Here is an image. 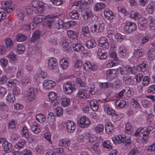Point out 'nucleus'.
I'll list each match as a JSON object with an SVG mask.
<instances>
[{
    "label": "nucleus",
    "mask_w": 155,
    "mask_h": 155,
    "mask_svg": "<svg viewBox=\"0 0 155 155\" xmlns=\"http://www.w3.org/2000/svg\"><path fill=\"white\" fill-rule=\"evenodd\" d=\"M96 43L93 39L88 40L86 42V46L88 48H91L95 47L96 46Z\"/></svg>",
    "instance_id": "obj_31"
},
{
    "label": "nucleus",
    "mask_w": 155,
    "mask_h": 155,
    "mask_svg": "<svg viewBox=\"0 0 155 155\" xmlns=\"http://www.w3.org/2000/svg\"><path fill=\"white\" fill-rule=\"evenodd\" d=\"M55 116L52 112H50L48 116L47 121L49 123L54 121L55 120Z\"/></svg>",
    "instance_id": "obj_43"
},
{
    "label": "nucleus",
    "mask_w": 155,
    "mask_h": 155,
    "mask_svg": "<svg viewBox=\"0 0 155 155\" xmlns=\"http://www.w3.org/2000/svg\"><path fill=\"white\" fill-rule=\"evenodd\" d=\"M105 129L106 133L110 134L113 131L114 127L111 122H107L105 124Z\"/></svg>",
    "instance_id": "obj_17"
},
{
    "label": "nucleus",
    "mask_w": 155,
    "mask_h": 155,
    "mask_svg": "<svg viewBox=\"0 0 155 155\" xmlns=\"http://www.w3.org/2000/svg\"><path fill=\"white\" fill-rule=\"evenodd\" d=\"M17 51L19 54H22L25 50V48L24 46L22 44H19L18 45L17 48Z\"/></svg>",
    "instance_id": "obj_54"
},
{
    "label": "nucleus",
    "mask_w": 155,
    "mask_h": 155,
    "mask_svg": "<svg viewBox=\"0 0 155 155\" xmlns=\"http://www.w3.org/2000/svg\"><path fill=\"white\" fill-rule=\"evenodd\" d=\"M12 1L11 0H7L2 1L1 2V5L3 9L8 7H11V5Z\"/></svg>",
    "instance_id": "obj_27"
},
{
    "label": "nucleus",
    "mask_w": 155,
    "mask_h": 155,
    "mask_svg": "<svg viewBox=\"0 0 155 155\" xmlns=\"http://www.w3.org/2000/svg\"><path fill=\"white\" fill-rule=\"evenodd\" d=\"M25 143V141L24 140L21 139L19 141L18 143L15 144V147L17 149H21L23 148Z\"/></svg>",
    "instance_id": "obj_37"
},
{
    "label": "nucleus",
    "mask_w": 155,
    "mask_h": 155,
    "mask_svg": "<svg viewBox=\"0 0 155 155\" xmlns=\"http://www.w3.org/2000/svg\"><path fill=\"white\" fill-rule=\"evenodd\" d=\"M8 78L6 75H3L0 78V84H3L7 83Z\"/></svg>",
    "instance_id": "obj_57"
},
{
    "label": "nucleus",
    "mask_w": 155,
    "mask_h": 155,
    "mask_svg": "<svg viewBox=\"0 0 155 155\" xmlns=\"http://www.w3.org/2000/svg\"><path fill=\"white\" fill-rule=\"evenodd\" d=\"M70 140L63 139L59 141V145L62 147H68L70 145Z\"/></svg>",
    "instance_id": "obj_36"
},
{
    "label": "nucleus",
    "mask_w": 155,
    "mask_h": 155,
    "mask_svg": "<svg viewBox=\"0 0 155 155\" xmlns=\"http://www.w3.org/2000/svg\"><path fill=\"white\" fill-rule=\"evenodd\" d=\"M31 128L32 131L36 134H38L41 130L40 126L36 124H33Z\"/></svg>",
    "instance_id": "obj_22"
},
{
    "label": "nucleus",
    "mask_w": 155,
    "mask_h": 155,
    "mask_svg": "<svg viewBox=\"0 0 155 155\" xmlns=\"http://www.w3.org/2000/svg\"><path fill=\"white\" fill-rule=\"evenodd\" d=\"M44 16L42 15H38L34 18V23L37 25L41 22L44 19Z\"/></svg>",
    "instance_id": "obj_26"
},
{
    "label": "nucleus",
    "mask_w": 155,
    "mask_h": 155,
    "mask_svg": "<svg viewBox=\"0 0 155 155\" xmlns=\"http://www.w3.org/2000/svg\"><path fill=\"white\" fill-rule=\"evenodd\" d=\"M91 65L89 61H87L84 63L82 68L84 69L87 71L91 70Z\"/></svg>",
    "instance_id": "obj_51"
},
{
    "label": "nucleus",
    "mask_w": 155,
    "mask_h": 155,
    "mask_svg": "<svg viewBox=\"0 0 155 155\" xmlns=\"http://www.w3.org/2000/svg\"><path fill=\"white\" fill-rule=\"evenodd\" d=\"M17 15L18 18L21 20H22L25 14V11L24 10H21L17 12Z\"/></svg>",
    "instance_id": "obj_63"
},
{
    "label": "nucleus",
    "mask_w": 155,
    "mask_h": 155,
    "mask_svg": "<svg viewBox=\"0 0 155 155\" xmlns=\"http://www.w3.org/2000/svg\"><path fill=\"white\" fill-rule=\"evenodd\" d=\"M149 83V78L148 76H145L143 79L142 84L144 86H147Z\"/></svg>",
    "instance_id": "obj_60"
},
{
    "label": "nucleus",
    "mask_w": 155,
    "mask_h": 155,
    "mask_svg": "<svg viewBox=\"0 0 155 155\" xmlns=\"http://www.w3.org/2000/svg\"><path fill=\"white\" fill-rule=\"evenodd\" d=\"M70 101L69 98L64 97L62 99L61 104L63 106L66 107L70 104Z\"/></svg>",
    "instance_id": "obj_48"
},
{
    "label": "nucleus",
    "mask_w": 155,
    "mask_h": 155,
    "mask_svg": "<svg viewBox=\"0 0 155 155\" xmlns=\"http://www.w3.org/2000/svg\"><path fill=\"white\" fill-rule=\"evenodd\" d=\"M147 56L150 60L155 58V52L153 50L149 49L147 52Z\"/></svg>",
    "instance_id": "obj_45"
},
{
    "label": "nucleus",
    "mask_w": 155,
    "mask_h": 155,
    "mask_svg": "<svg viewBox=\"0 0 155 155\" xmlns=\"http://www.w3.org/2000/svg\"><path fill=\"white\" fill-rule=\"evenodd\" d=\"M2 144L5 151L7 153H9L12 150V145L3 138H0V143Z\"/></svg>",
    "instance_id": "obj_5"
},
{
    "label": "nucleus",
    "mask_w": 155,
    "mask_h": 155,
    "mask_svg": "<svg viewBox=\"0 0 155 155\" xmlns=\"http://www.w3.org/2000/svg\"><path fill=\"white\" fill-rule=\"evenodd\" d=\"M145 9L149 14H153L155 9V2L153 1H151L150 3L147 5Z\"/></svg>",
    "instance_id": "obj_12"
},
{
    "label": "nucleus",
    "mask_w": 155,
    "mask_h": 155,
    "mask_svg": "<svg viewBox=\"0 0 155 155\" xmlns=\"http://www.w3.org/2000/svg\"><path fill=\"white\" fill-rule=\"evenodd\" d=\"M122 85V82L119 79L115 81L114 83V87L117 89L119 88Z\"/></svg>",
    "instance_id": "obj_58"
},
{
    "label": "nucleus",
    "mask_w": 155,
    "mask_h": 155,
    "mask_svg": "<svg viewBox=\"0 0 155 155\" xmlns=\"http://www.w3.org/2000/svg\"><path fill=\"white\" fill-rule=\"evenodd\" d=\"M90 106L94 111H96L98 108V104L97 101L95 100H92L90 102Z\"/></svg>",
    "instance_id": "obj_30"
},
{
    "label": "nucleus",
    "mask_w": 155,
    "mask_h": 155,
    "mask_svg": "<svg viewBox=\"0 0 155 155\" xmlns=\"http://www.w3.org/2000/svg\"><path fill=\"white\" fill-rule=\"evenodd\" d=\"M146 67V63L143 62L142 64H140L137 66V69L138 71L143 72L145 70Z\"/></svg>",
    "instance_id": "obj_49"
},
{
    "label": "nucleus",
    "mask_w": 155,
    "mask_h": 155,
    "mask_svg": "<svg viewBox=\"0 0 155 155\" xmlns=\"http://www.w3.org/2000/svg\"><path fill=\"white\" fill-rule=\"evenodd\" d=\"M55 83L51 80H45L44 81L43 85L47 89H51L55 85Z\"/></svg>",
    "instance_id": "obj_16"
},
{
    "label": "nucleus",
    "mask_w": 155,
    "mask_h": 155,
    "mask_svg": "<svg viewBox=\"0 0 155 155\" xmlns=\"http://www.w3.org/2000/svg\"><path fill=\"white\" fill-rule=\"evenodd\" d=\"M115 104L118 107L123 108L126 104V102L124 100H118L115 102Z\"/></svg>",
    "instance_id": "obj_44"
},
{
    "label": "nucleus",
    "mask_w": 155,
    "mask_h": 155,
    "mask_svg": "<svg viewBox=\"0 0 155 155\" xmlns=\"http://www.w3.org/2000/svg\"><path fill=\"white\" fill-rule=\"evenodd\" d=\"M49 100L51 101V105L53 106H55L58 105L60 102V98L58 97L56 93L51 92L48 94Z\"/></svg>",
    "instance_id": "obj_3"
},
{
    "label": "nucleus",
    "mask_w": 155,
    "mask_h": 155,
    "mask_svg": "<svg viewBox=\"0 0 155 155\" xmlns=\"http://www.w3.org/2000/svg\"><path fill=\"white\" fill-rule=\"evenodd\" d=\"M107 53L104 49L100 48L97 52V55L99 58L103 59H105L107 57Z\"/></svg>",
    "instance_id": "obj_14"
},
{
    "label": "nucleus",
    "mask_w": 155,
    "mask_h": 155,
    "mask_svg": "<svg viewBox=\"0 0 155 155\" xmlns=\"http://www.w3.org/2000/svg\"><path fill=\"white\" fill-rule=\"evenodd\" d=\"M64 0H51L52 3L56 6H58L63 4Z\"/></svg>",
    "instance_id": "obj_62"
},
{
    "label": "nucleus",
    "mask_w": 155,
    "mask_h": 155,
    "mask_svg": "<svg viewBox=\"0 0 155 155\" xmlns=\"http://www.w3.org/2000/svg\"><path fill=\"white\" fill-rule=\"evenodd\" d=\"M22 136L27 139L30 137L29 135L28 130L26 127L24 126L22 127Z\"/></svg>",
    "instance_id": "obj_25"
},
{
    "label": "nucleus",
    "mask_w": 155,
    "mask_h": 155,
    "mask_svg": "<svg viewBox=\"0 0 155 155\" xmlns=\"http://www.w3.org/2000/svg\"><path fill=\"white\" fill-rule=\"evenodd\" d=\"M125 131L126 133L129 134L133 133V127L129 122L127 123L125 125Z\"/></svg>",
    "instance_id": "obj_21"
},
{
    "label": "nucleus",
    "mask_w": 155,
    "mask_h": 155,
    "mask_svg": "<svg viewBox=\"0 0 155 155\" xmlns=\"http://www.w3.org/2000/svg\"><path fill=\"white\" fill-rule=\"evenodd\" d=\"M136 29L137 26L136 24L131 22H127L124 27V30L128 33L134 32Z\"/></svg>",
    "instance_id": "obj_7"
},
{
    "label": "nucleus",
    "mask_w": 155,
    "mask_h": 155,
    "mask_svg": "<svg viewBox=\"0 0 155 155\" xmlns=\"http://www.w3.org/2000/svg\"><path fill=\"white\" fill-rule=\"evenodd\" d=\"M81 15L85 20H90L91 18L93 20V19H97L98 18L97 16L93 15L92 12L88 9L82 11Z\"/></svg>",
    "instance_id": "obj_6"
},
{
    "label": "nucleus",
    "mask_w": 155,
    "mask_h": 155,
    "mask_svg": "<svg viewBox=\"0 0 155 155\" xmlns=\"http://www.w3.org/2000/svg\"><path fill=\"white\" fill-rule=\"evenodd\" d=\"M34 90L32 87L29 88L27 91L26 97L28 100L30 101H32L35 98Z\"/></svg>",
    "instance_id": "obj_9"
},
{
    "label": "nucleus",
    "mask_w": 155,
    "mask_h": 155,
    "mask_svg": "<svg viewBox=\"0 0 155 155\" xmlns=\"http://www.w3.org/2000/svg\"><path fill=\"white\" fill-rule=\"evenodd\" d=\"M67 33L68 37L72 39L76 38L78 35L77 32L72 30H68Z\"/></svg>",
    "instance_id": "obj_23"
},
{
    "label": "nucleus",
    "mask_w": 155,
    "mask_h": 155,
    "mask_svg": "<svg viewBox=\"0 0 155 155\" xmlns=\"http://www.w3.org/2000/svg\"><path fill=\"white\" fill-rule=\"evenodd\" d=\"M104 15L105 18L108 19L112 20L115 17L112 12L109 9H106L104 11Z\"/></svg>",
    "instance_id": "obj_18"
},
{
    "label": "nucleus",
    "mask_w": 155,
    "mask_h": 155,
    "mask_svg": "<svg viewBox=\"0 0 155 155\" xmlns=\"http://www.w3.org/2000/svg\"><path fill=\"white\" fill-rule=\"evenodd\" d=\"M55 21L51 19L48 21H44V24L45 27H48L49 28H52L54 26Z\"/></svg>",
    "instance_id": "obj_24"
},
{
    "label": "nucleus",
    "mask_w": 155,
    "mask_h": 155,
    "mask_svg": "<svg viewBox=\"0 0 155 155\" xmlns=\"http://www.w3.org/2000/svg\"><path fill=\"white\" fill-rule=\"evenodd\" d=\"M40 35L41 34L39 31H35L31 39V41L32 42L37 40L39 38Z\"/></svg>",
    "instance_id": "obj_35"
},
{
    "label": "nucleus",
    "mask_w": 155,
    "mask_h": 155,
    "mask_svg": "<svg viewBox=\"0 0 155 155\" xmlns=\"http://www.w3.org/2000/svg\"><path fill=\"white\" fill-rule=\"evenodd\" d=\"M106 6L105 4L103 3H98L94 7V10L97 11L104 8Z\"/></svg>",
    "instance_id": "obj_40"
},
{
    "label": "nucleus",
    "mask_w": 155,
    "mask_h": 155,
    "mask_svg": "<svg viewBox=\"0 0 155 155\" xmlns=\"http://www.w3.org/2000/svg\"><path fill=\"white\" fill-rule=\"evenodd\" d=\"M85 95L86 91L84 89H80L78 93V96L81 98H82Z\"/></svg>",
    "instance_id": "obj_56"
},
{
    "label": "nucleus",
    "mask_w": 155,
    "mask_h": 155,
    "mask_svg": "<svg viewBox=\"0 0 155 155\" xmlns=\"http://www.w3.org/2000/svg\"><path fill=\"white\" fill-rule=\"evenodd\" d=\"M5 43L6 44L7 49L8 50H10L11 49V47L12 46L13 41L10 38H8L6 39Z\"/></svg>",
    "instance_id": "obj_42"
},
{
    "label": "nucleus",
    "mask_w": 155,
    "mask_h": 155,
    "mask_svg": "<svg viewBox=\"0 0 155 155\" xmlns=\"http://www.w3.org/2000/svg\"><path fill=\"white\" fill-rule=\"evenodd\" d=\"M119 55L123 58H125L128 55V54L127 53L126 50L121 46L119 48Z\"/></svg>",
    "instance_id": "obj_28"
},
{
    "label": "nucleus",
    "mask_w": 155,
    "mask_h": 155,
    "mask_svg": "<svg viewBox=\"0 0 155 155\" xmlns=\"http://www.w3.org/2000/svg\"><path fill=\"white\" fill-rule=\"evenodd\" d=\"M103 145L105 148L108 149H112L113 147L110 141L107 140L103 142Z\"/></svg>",
    "instance_id": "obj_38"
},
{
    "label": "nucleus",
    "mask_w": 155,
    "mask_h": 155,
    "mask_svg": "<svg viewBox=\"0 0 155 155\" xmlns=\"http://www.w3.org/2000/svg\"><path fill=\"white\" fill-rule=\"evenodd\" d=\"M49 41L54 45L58 44L59 42L58 40L54 35L50 36L49 39Z\"/></svg>",
    "instance_id": "obj_50"
},
{
    "label": "nucleus",
    "mask_w": 155,
    "mask_h": 155,
    "mask_svg": "<svg viewBox=\"0 0 155 155\" xmlns=\"http://www.w3.org/2000/svg\"><path fill=\"white\" fill-rule=\"evenodd\" d=\"M99 46L108 49L109 47V44L107 41V39L104 37H101L98 40Z\"/></svg>",
    "instance_id": "obj_10"
},
{
    "label": "nucleus",
    "mask_w": 155,
    "mask_h": 155,
    "mask_svg": "<svg viewBox=\"0 0 155 155\" xmlns=\"http://www.w3.org/2000/svg\"><path fill=\"white\" fill-rule=\"evenodd\" d=\"M107 79L108 81H111L117 77V71L116 69H109L107 71Z\"/></svg>",
    "instance_id": "obj_8"
},
{
    "label": "nucleus",
    "mask_w": 155,
    "mask_h": 155,
    "mask_svg": "<svg viewBox=\"0 0 155 155\" xmlns=\"http://www.w3.org/2000/svg\"><path fill=\"white\" fill-rule=\"evenodd\" d=\"M94 31L95 32H100L102 31L104 28V24L101 22L97 24H95L93 26Z\"/></svg>",
    "instance_id": "obj_13"
},
{
    "label": "nucleus",
    "mask_w": 155,
    "mask_h": 155,
    "mask_svg": "<svg viewBox=\"0 0 155 155\" xmlns=\"http://www.w3.org/2000/svg\"><path fill=\"white\" fill-rule=\"evenodd\" d=\"M18 83V81L16 79L9 80L8 81V85L9 87H12Z\"/></svg>",
    "instance_id": "obj_59"
},
{
    "label": "nucleus",
    "mask_w": 155,
    "mask_h": 155,
    "mask_svg": "<svg viewBox=\"0 0 155 155\" xmlns=\"http://www.w3.org/2000/svg\"><path fill=\"white\" fill-rule=\"evenodd\" d=\"M32 6L36 8L38 12H41L43 10L42 5H39L38 0H35L33 1L32 2Z\"/></svg>",
    "instance_id": "obj_19"
},
{
    "label": "nucleus",
    "mask_w": 155,
    "mask_h": 155,
    "mask_svg": "<svg viewBox=\"0 0 155 155\" xmlns=\"http://www.w3.org/2000/svg\"><path fill=\"white\" fill-rule=\"evenodd\" d=\"M8 57L12 61H15L17 60V56L13 52H11L8 55Z\"/></svg>",
    "instance_id": "obj_64"
},
{
    "label": "nucleus",
    "mask_w": 155,
    "mask_h": 155,
    "mask_svg": "<svg viewBox=\"0 0 155 155\" xmlns=\"http://www.w3.org/2000/svg\"><path fill=\"white\" fill-rule=\"evenodd\" d=\"M6 99L7 101L13 103L15 100V98L14 94L9 93L6 97Z\"/></svg>",
    "instance_id": "obj_39"
},
{
    "label": "nucleus",
    "mask_w": 155,
    "mask_h": 155,
    "mask_svg": "<svg viewBox=\"0 0 155 155\" xmlns=\"http://www.w3.org/2000/svg\"><path fill=\"white\" fill-rule=\"evenodd\" d=\"M57 59L54 58H50L48 60V66L51 69H55L57 67Z\"/></svg>",
    "instance_id": "obj_11"
},
{
    "label": "nucleus",
    "mask_w": 155,
    "mask_h": 155,
    "mask_svg": "<svg viewBox=\"0 0 155 155\" xmlns=\"http://www.w3.org/2000/svg\"><path fill=\"white\" fill-rule=\"evenodd\" d=\"M112 141L115 144L119 143H125V145L130 143L131 140L129 138H127L125 135H118L117 137H113L112 138Z\"/></svg>",
    "instance_id": "obj_1"
},
{
    "label": "nucleus",
    "mask_w": 155,
    "mask_h": 155,
    "mask_svg": "<svg viewBox=\"0 0 155 155\" xmlns=\"http://www.w3.org/2000/svg\"><path fill=\"white\" fill-rule=\"evenodd\" d=\"M73 48L74 51L78 52L80 51H83L84 49V47L81 43L77 42L73 45Z\"/></svg>",
    "instance_id": "obj_20"
},
{
    "label": "nucleus",
    "mask_w": 155,
    "mask_h": 155,
    "mask_svg": "<svg viewBox=\"0 0 155 155\" xmlns=\"http://www.w3.org/2000/svg\"><path fill=\"white\" fill-rule=\"evenodd\" d=\"M104 126L103 125L99 124L95 128V130L97 133H100L104 130Z\"/></svg>",
    "instance_id": "obj_55"
},
{
    "label": "nucleus",
    "mask_w": 155,
    "mask_h": 155,
    "mask_svg": "<svg viewBox=\"0 0 155 155\" xmlns=\"http://www.w3.org/2000/svg\"><path fill=\"white\" fill-rule=\"evenodd\" d=\"M76 23L75 21H68L65 22L64 24V26L66 27L67 28H69L74 26Z\"/></svg>",
    "instance_id": "obj_53"
},
{
    "label": "nucleus",
    "mask_w": 155,
    "mask_h": 155,
    "mask_svg": "<svg viewBox=\"0 0 155 155\" xmlns=\"http://www.w3.org/2000/svg\"><path fill=\"white\" fill-rule=\"evenodd\" d=\"M147 21L149 22L150 27V28L151 27L155 26V20L153 18L152 16H149L147 18Z\"/></svg>",
    "instance_id": "obj_52"
},
{
    "label": "nucleus",
    "mask_w": 155,
    "mask_h": 155,
    "mask_svg": "<svg viewBox=\"0 0 155 155\" xmlns=\"http://www.w3.org/2000/svg\"><path fill=\"white\" fill-rule=\"evenodd\" d=\"M63 87L64 92L66 94H71L76 89L75 84L69 81L65 83Z\"/></svg>",
    "instance_id": "obj_2"
},
{
    "label": "nucleus",
    "mask_w": 155,
    "mask_h": 155,
    "mask_svg": "<svg viewBox=\"0 0 155 155\" xmlns=\"http://www.w3.org/2000/svg\"><path fill=\"white\" fill-rule=\"evenodd\" d=\"M60 64L63 69H67L68 66V63L66 60L62 59L60 61Z\"/></svg>",
    "instance_id": "obj_33"
},
{
    "label": "nucleus",
    "mask_w": 155,
    "mask_h": 155,
    "mask_svg": "<svg viewBox=\"0 0 155 155\" xmlns=\"http://www.w3.org/2000/svg\"><path fill=\"white\" fill-rule=\"evenodd\" d=\"M78 123L81 128H85L88 127L90 123L89 119L84 116L79 118L78 120Z\"/></svg>",
    "instance_id": "obj_4"
},
{
    "label": "nucleus",
    "mask_w": 155,
    "mask_h": 155,
    "mask_svg": "<svg viewBox=\"0 0 155 155\" xmlns=\"http://www.w3.org/2000/svg\"><path fill=\"white\" fill-rule=\"evenodd\" d=\"M68 131L70 133H72L75 130L76 127L75 123L72 121H68L66 124Z\"/></svg>",
    "instance_id": "obj_15"
},
{
    "label": "nucleus",
    "mask_w": 155,
    "mask_h": 155,
    "mask_svg": "<svg viewBox=\"0 0 155 155\" xmlns=\"http://www.w3.org/2000/svg\"><path fill=\"white\" fill-rule=\"evenodd\" d=\"M57 113V116L58 117H61L63 114L62 108L61 107H57L55 109Z\"/></svg>",
    "instance_id": "obj_61"
},
{
    "label": "nucleus",
    "mask_w": 155,
    "mask_h": 155,
    "mask_svg": "<svg viewBox=\"0 0 155 155\" xmlns=\"http://www.w3.org/2000/svg\"><path fill=\"white\" fill-rule=\"evenodd\" d=\"M36 119L38 122L42 123L45 120V117L44 115L40 114L36 115Z\"/></svg>",
    "instance_id": "obj_47"
},
{
    "label": "nucleus",
    "mask_w": 155,
    "mask_h": 155,
    "mask_svg": "<svg viewBox=\"0 0 155 155\" xmlns=\"http://www.w3.org/2000/svg\"><path fill=\"white\" fill-rule=\"evenodd\" d=\"M27 37L24 35L18 34L17 35L16 37V40L17 41H23L27 40Z\"/></svg>",
    "instance_id": "obj_34"
},
{
    "label": "nucleus",
    "mask_w": 155,
    "mask_h": 155,
    "mask_svg": "<svg viewBox=\"0 0 155 155\" xmlns=\"http://www.w3.org/2000/svg\"><path fill=\"white\" fill-rule=\"evenodd\" d=\"M82 33L84 36H87L89 34L90 31L88 27L87 26H84L81 29Z\"/></svg>",
    "instance_id": "obj_41"
},
{
    "label": "nucleus",
    "mask_w": 155,
    "mask_h": 155,
    "mask_svg": "<svg viewBox=\"0 0 155 155\" xmlns=\"http://www.w3.org/2000/svg\"><path fill=\"white\" fill-rule=\"evenodd\" d=\"M69 15L72 19H77L79 17V14L78 11L73 10L69 13Z\"/></svg>",
    "instance_id": "obj_32"
},
{
    "label": "nucleus",
    "mask_w": 155,
    "mask_h": 155,
    "mask_svg": "<svg viewBox=\"0 0 155 155\" xmlns=\"http://www.w3.org/2000/svg\"><path fill=\"white\" fill-rule=\"evenodd\" d=\"M143 50L142 49H138L135 50L134 52V55L136 58H139L143 54Z\"/></svg>",
    "instance_id": "obj_46"
},
{
    "label": "nucleus",
    "mask_w": 155,
    "mask_h": 155,
    "mask_svg": "<svg viewBox=\"0 0 155 155\" xmlns=\"http://www.w3.org/2000/svg\"><path fill=\"white\" fill-rule=\"evenodd\" d=\"M104 109L105 111H106V112L108 114L111 115L112 116H116L118 115L117 112H116L115 111L107 107H104Z\"/></svg>",
    "instance_id": "obj_29"
}]
</instances>
